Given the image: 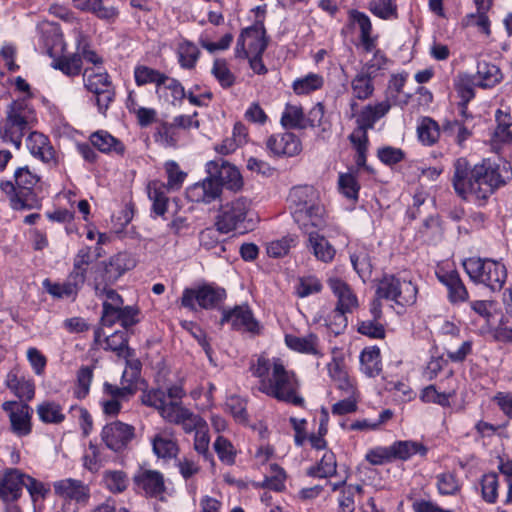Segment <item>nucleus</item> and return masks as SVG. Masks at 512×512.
Listing matches in <instances>:
<instances>
[{
	"mask_svg": "<svg viewBox=\"0 0 512 512\" xmlns=\"http://www.w3.org/2000/svg\"><path fill=\"white\" fill-rule=\"evenodd\" d=\"M52 66L67 76H75L81 72L82 60L79 54L63 56L53 61Z\"/></svg>",
	"mask_w": 512,
	"mask_h": 512,
	"instance_id": "obj_52",
	"label": "nucleus"
},
{
	"mask_svg": "<svg viewBox=\"0 0 512 512\" xmlns=\"http://www.w3.org/2000/svg\"><path fill=\"white\" fill-rule=\"evenodd\" d=\"M267 149L275 156L293 157L302 151L300 139L291 132L277 133L268 137Z\"/></svg>",
	"mask_w": 512,
	"mask_h": 512,
	"instance_id": "obj_14",
	"label": "nucleus"
},
{
	"mask_svg": "<svg viewBox=\"0 0 512 512\" xmlns=\"http://www.w3.org/2000/svg\"><path fill=\"white\" fill-rule=\"evenodd\" d=\"M289 202L293 211L321 205L318 191L309 185L292 188L289 193Z\"/></svg>",
	"mask_w": 512,
	"mask_h": 512,
	"instance_id": "obj_24",
	"label": "nucleus"
},
{
	"mask_svg": "<svg viewBox=\"0 0 512 512\" xmlns=\"http://www.w3.org/2000/svg\"><path fill=\"white\" fill-rule=\"evenodd\" d=\"M417 287L408 280L394 275H385L377 285L376 296L395 302L400 306H410L416 302Z\"/></svg>",
	"mask_w": 512,
	"mask_h": 512,
	"instance_id": "obj_6",
	"label": "nucleus"
},
{
	"mask_svg": "<svg viewBox=\"0 0 512 512\" xmlns=\"http://www.w3.org/2000/svg\"><path fill=\"white\" fill-rule=\"evenodd\" d=\"M208 167L209 173H212V171L216 172L217 175L213 177L219 181L221 187L226 186L231 190H238L241 188L243 184L242 177L235 166L223 161L220 166L216 162H210Z\"/></svg>",
	"mask_w": 512,
	"mask_h": 512,
	"instance_id": "obj_26",
	"label": "nucleus"
},
{
	"mask_svg": "<svg viewBox=\"0 0 512 512\" xmlns=\"http://www.w3.org/2000/svg\"><path fill=\"white\" fill-rule=\"evenodd\" d=\"M323 84L324 79L321 75L309 73L305 77L294 81L293 90L298 95H304L320 89Z\"/></svg>",
	"mask_w": 512,
	"mask_h": 512,
	"instance_id": "obj_50",
	"label": "nucleus"
},
{
	"mask_svg": "<svg viewBox=\"0 0 512 512\" xmlns=\"http://www.w3.org/2000/svg\"><path fill=\"white\" fill-rule=\"evenodd\" d=\"M26 475L15 468L6 470L0 483V497L5 501L17 500L25 487Z\"/></svg>",
	"mask_w": 512,
	"mask_h": 512,
	"instance_id": "obj_19",
	"label": "nucleus"
},
{
	"mask_svg": "<svg viewBox=\"0 0 512 512\" xmlns=\"http://www.w3.org/2000/svg\"><path fill=\"white\" fill-rule=\"evenodd\" d=\"M463 267L473 282L483 284L491 291L501 290L507 279L505 265L490 258H468Z\"/></svg>",
	"mask_w": 512,
	"mask_h": 512,
	"instance_id": "obj_5",
	"label": "nucleus"
},
{
	"mask_svg": "<svg viewBox=\"0 0 512 512\" xmlns=\"http://www.w3.org/2000/svg\"><path fill=\"white\" fill-rule=\"evenodd\" d=\"M360 370L368 377H376L381 373L382 364L378 347H367L361 352Z\"/></svg>",
	"mask_w": 512,
	"mask_h": 512,
	"instance_id": "obj_36",
	"label": "nucleus"
},
{
	"mask_svg": "<svg viewBox=\"0 0 512 512\" xmlns=\"http://www.w3.org/2000/svg\"><path fill=\"white\" fill-rule=\"evenodd\" d=\"M34 120L33 109L24 99L11 102L6 111V117L0 122V138L19 148L23 136L30 130Z\"/></svg>",
	"mask_w": 512,
	"mask_h": 512,
	"instance_id": "obj_3",
	"label": "nucleus"
},
{
	"mask_svg": "<svg viewBox=\"0 0 512 512\" xmlns=\"http://www.w3.org/2000/svg\"><path fill=\"white\" fill-rule=\"evenodd\" d=\"M83 80L86 89L96 96L98 110L104 115L115 96L109 75L101 67L86 68Z\"/></svg>",
	"mask_w": 512,
	"mask_h": 512,
	"instance_id": "obj_7",
	"label": "nucleus"
},
{
	"mask_svg": "<svg viewBox=\"0 0 512 512\" xmlns=\"http://www.w3.org/2000/svg\"><path fill=\"white\" fill-rule=\"evenodd\" d=\"M14 177L19 192L14 195L15 197L11 198L12 205L15 209L24 208L26 205L21 200L20 194H23L24 191L30 192L38 183L39 177L32 173L27 167L18 168L15 171Z\"/></svg>",
	"mask_w": 512,
	"mask_h": 512,
	"instance_id": "obj_29",
	"label": "nucleus"
},
{
	"mask_svg": "<svg viewBox=\"0 0 512 512\" xmlns=\"http://www.w3.org/2000/svg\"><path fill=\"white\" fill-rule=\"evenodd\" d=\"M478 85L482 88H491L499 83L502 79L500 69L488 62H479L477 66Z\"/></svg>",
	"mask_w": 512,
	"mask_h": 512,
	"instance_id": "obj_38",
	"label": "nucleus"
},
{
	"mask_svg": "<svg viewBox=\"0 0 512 512\" xmlns=\"http://www.w3.org/2000/svg\"><path fill=\"white\" fill-rule=\"evenodd\" d=\"M327 368L330 377L337 383L338 389L342 390L346 395H351L357 391L341 360L333 358L332 361L328 363Z\"/></svg>",
	"mask_w": 512,
	"mask_h": 512,
	"instance_id": "obj_33",
	"label": "nucleus"
},
{
	"mask_svg": "<svg viewBox=\"0 0 512 512\" xmlns=\"http://www.w3.org/2000/svg\"><path fill=\"white\" fill-rule=\"evenodd\" d=\"M292 215L299 228L308 235L325 225V209L322 204L292 211Z\"/></svg>",
	"mask_w": 512,
	"mask_h": 512,
	"instance_id": "obj_18",
	"label": "nucleus"
},
{
	"mask_svg": "<svg viewBox=\"0 0 512 512\" xmlns=\"http://www.w3.org/2000/svg\"><path fill=\"white\" fill-rule=\"evenodd\" d=\"M309 242L315 257L323 262H330L335 256V249L323 236L317 232L309 234Z\"/></svg>",
	"mask_w": 512,
	"mask_h": 512,
	"instance_id": "obj_44",
	"label": "nucleus"
},
{
	"mask_svg": "<svg viewBox=\"0 0 512 512\" xmlns=\"http://www.w3.org/2000/svg\"><path fill=\"white\" fill-rule=\"evenodd\" d=\"M156 93L165 96L173 105L179 104L186 97L182 84L175 78L165 74L164 79Z\"/></svg>",
	"mask_w": 512,
	"mask_h": 512,
	"instance_id": "obj_39",
	"label": "nucleus"
},
{
	"mask_svg": "<svg viewBox=\"0 0 512 512\" xmlns=\"http://www.w3.org/2000/svg\"><path fill=\"white\" fill-rule=\"evenodd\" d=\"M72 3L76 9L90 12L102 20L113 21L118 16L117 9L105 6L103 0H72Z\"/></svg>",
	"mask_w": 512,
	"mask_h": 512,
	"instance_id": "obj_30",
	"label": "nucleus"
},
{
	"mask_svg": "<svg viewBox=\"0 0 512 512\" xmlns=\"http://www.w3.org/2000/svg\"><path fill=\"white\" fill-rule=\"evenodd\" d=\"M437 489L441 495H456L460 489L461 484L456 474L453 472H444L436 476Z\"/></svg>",
	"mask_w": 512,
	"mask_h": 512,
	"instance_id": "obj_53",
	"label": "nucleus"
},
{
	"mask_svg": "<svg viewBox=\"0 0 512 512\" xmlns=\"http://www.w3.org/2000/svg\"><path fill=\"white\" fill-rule=\"evenodd\" d=\"M106 348L117 353L118 356L128 357L130 351L128 348V338L124 331H116L106 337Z\"/></svg>",
	"mask_w": 512,
	"mask_h": 512,
	"instance_id": "obj_56",
	"label": "nucleus"
},
{
	"mask_svg": "<svg viewBox=\"0 0 512 512\" xmlns=\"http://www.w3.org/2000/svg\"><path fill=\"white\" fill-rule=\"evenodd\" d=\"M504 183L499 166L489 161L473 167L465 158L454 162L452 184L455 192L464 200L485 201Z\"/></svg>",
	"mask_w": 512,
	"mask_h": 512,
	"instance_id": "obj_2",
	"label": "nucleus"
},
{
	"mask_svg": "<svg viewBox=\"0 0 512 512\" xmlns=\"http://www.w3.org/2000/svg\"><path fill=\"white\" fill-rule=\"evenodd\" d=\"M92 261L91 248L88 246L79 249L73 259V269L71 273L77 274L84 280H86L87 267Z\"/></svg>",
	"mask_w": 512,
	"mask_h": 512,
	"instance_id": "obj_60",
	"label": "nucleus"
},
{
	"mask_svg": "<svg viewBox=\"0 0 512 512\" xmlns=\"http://www.w3.org/2000/svg\"><path fill=\"white\" fill-rule=\"evenodd\" d=\"M221 321L222 323H231L232 327L237 330L251 333L259 331V324L248 306H237L233 310L224 312Z\"/></svg>",
	"mask_w": 512,
	"mask_h": 512,
	"instance_id": "obj_20",
	"label": "nucleus"
},
{
	"mask_svg": "<svg viewBox=\"0 0 512 512\" xmlns=\"http://www.w3.org/2000/svg\"><path fill=\"white\" fill-rule=\"evenodd\" d=\"M54 494L65 502L86 505L90 499V487L83 481L65 478L53 483Z\"/></svg>",
	"mask_w": 512,
	"mask_h": 512,
	"instance_id": "obj_11",
	"label": "nucleus"
},
{
	"mask_svg": "<svg viewBox=\"0 0 512 512\" xmlns=\"http://www.w3.org/2000/svg\"><path fill=\"white\" fill-rule=\"evenodd\" d=\"M442 132L445 136L453 138L458 145H462L471 136L465 122L456 119L444 121Z\"/></svg>",
	"mask_w": 512,
	"mask_h": 512,
	"instance_id": "obj_48",
	"label": "nucleus"
},
{
	"mask_svg": "<svg viewBox=\"0 0 512 512\" xmlns=\"http://www.w3.org/2000/svg\"><path fill=\"white\" fill-rule=\"evenodd\" d=\"M338 185L341 193L351 200L358 199L360 185L355 175L351 173H343L339 175Z\"/></svg>",
	"mask_w": 512,
	"mask_h": 512,
	"instance_id": "obj_59",
	"label": "nucleus"
},
{
	"mask_svg": "<svg viewBox=\"0 0 512 512\" xmlns=\"http://www.w3.org/2000/svg\"><path fill=\"white\" fill-rule=\"evenodd\" d=\"M213 447L221 462L227 465H233L235 463L237 452L228 439L223 436H218Z\"/></svg>",
	"mask_w": 512,
	"mask_h": 512,
	"instance_id": "obj_55",
	"label": "nucleus"
},
{
	"mask_svg": "<svg viewBox=\"0 0 512 512\" xmlns=\"http://www.w3.org/2000/svg\"><path fill=\"white\" fill-rule=\"evenodd\" d=\"M250 202L244 197L236 198L223 205L217 215L215 226L223 233H229L234 230H246L244 225Z\"/></svg>",
	"mask_w": 512,
	"mask_h": 512,
	"instance_id": "obj_8",
	"label": "nucleus"
},
{
	"mask_svg": "<svg viewBox=\"0 0 512 512\" xmlns=\"http://www.w3.org/2000/svg\"><path fill=\"white\" fill-rule=\"evenodd\" d=\"M90 140L93 146L101 152H116L117 154H122L124 152L123 144L106 131H97L93 133Z\"/></svg>",
	"mask_w": 512,
	"mask_h": 512,
	"instance_id": "obj_40",
	"label": "nucleus"
},
{
	"mask_svg": "<svg viewBox=\"0 0 512 512\" xmlns=\"http://www.w3.org/2000/svg\"><path fill=\"white\" fill-rule=\"evenodd\" d=\"M199 53V49L192 42H182L178 48L180 65L186 69L193 68L197 62Z\"/></svg>",
	"mask_w": 512,
	"mask_h": 512,
	"instance_id": "obj_57",
	"label": "nucleus"
},
{
	"mask_svg": "<svg viewBox=\"0 0 512 512\" xmlns=\"http://www.w3.org/2000/svg\"><path fill=\"white\" fill-rule=\"evenodd\" d=\"M328 285L337 297V304L334 310L351 313L358 306L357 297L346 282L339 278H330Z\"/></svg>",
	"mask_w": 512,
	"mask_h": 512,
	"instance_id": "obj_22",
	"label": "nucleus"
},
{
	"mask_svg": "<svg viewBox=\"0 0 512 512\" xmlns=\"http://www.w3.org/2000/svg\"><path fill=\"white\" fill-rule=\"evenodd\" d=\"M2 409L8 413L12 432L18 437H24L31 433L32 409L26 403L6 401Z\"/></svg>",
	"mask_w": 512,
	"mask_h": 512,
	"instance_id": "obj_10",
	"label": "nucleus"
},
{
	"mask_svg": "<svg viewBox=\"0 0 512 512\" xmlns=\"http://www.w3.org/2000/svg\"><path fill=\"white\" fill-rule=\"evenodd\" d=\"M5 384L19 399L30 401L35 395L33 380L19 376L17 370H11L7 374Z\"/></svg>",
	"mask_w": 512,
	"mask_h": 512,
	"instance_id": "obj_27",
	"label": "nucleus"
},
{
	"mask_svg": "<svg viewBox=\"0 0 512 512\" xmlns=\"http://www.w3.org/2000/svg\"><path fill=\"white\" fill-rule=\"evenodd\" d=\"M144 405L155 408L165 420L166 413L172 412L176 404L168 403L166 392L162 389L144 391L141 396Z\"/></svg>",
	"mask_w": 512,
	"mask_h": 512,
	"instance_id": "obj_35",
	"label": "nucleus"
},
{
	"mask_svg": "<svg viewBox=\"0 0 512 512\" xmlns=\"http://www.w3.org/2000/svg\"><path fill=\"white\" fill-rule=\"evenodd\" d=\"M153 137L155 142L163 147H175L178 143V135L172 123H160Z\"/></svg>",
	"mask_w": 512,
	"mask_h": 512,
	"instance_id": "obj_51",
	"label": "nucleus"
},
{
	"mask_svg": "<svg viewBox=\"0 0 512 512\" xmlns=\"http://www.w3.org/2000/svg\"><path fill=\"white\" fill-rule=\"evenodd\" d=\"M498 476L495 472L484 474L481 479L482 498L487 503H495L498 498Z\"/></svg>",
	"mask_w": 512,
	"mask_h": 512,
	"instance_id": "obj_54",
	"label": "nucleus"
},
{
	"mask_svg": "<svg viewBox=\"0 0 512 512\" xmlns=\"http://www.w3.org/2000/svg\"><path fill=\"white\" fill-rule=\"evenodd\" d=\"M169 188L160 180H153L147 185L148 197L152 201L153 211L157 215H164L167 211Z\"/></svg>",
	"mask_w": 512,
	"mask_h": 512,
	"instance_id": "obj_34",
	"label": "nucleus"
},
{
	"mask_svg": "<svg viewBox=\"0 0 512 512\" xmlns=\"http://www.w3.org/2000/svg\"><path fill=\"white\" fill-rule=\"evenodd\" d=\"M281 124L285 128L305 129L307 121L303 108L299 105L287 104L281 117Z\"/></svg>",
	"mask_w": 512,
	"mask_h": 512,
	"instance_id": "obj_42",
	"label": "nucleus"
},
{
	"mask_svg": "<svg viewBox=\"0 0 512 512\" xmlns=\"http://www.w3.org/2000/svg\"><path fill=\"white\" fill-rule=\"evenodd\" d=\"M93 378V367L82 366L77 373V387L75 395L77 398H85L90 390V385Z\"/></svg>",
	"mask_w": 512,
	"mask_h": 512,
	"instance_id": "obj_61",
	"label": "nucleus"
},
{
	"mask_svg": "<svg viewBox=\"0 0 512 512\" xmlns=\"http://www.w3.org/2000/svg\"><path fill=\"white\" fill-rule=\"evenodd\" d=\"M165 171L168 178L166 186L171 190L180 189L186 178V173L180 170L179 165L175 161L166 162Z\"/></svg>",
	"mask_w": 512,
	"mask_h": 512,
	"instance_id": "obj_62",
	"label": "nucleus"
},
{
	"mask_svg": "<svg viewBox=\"0 0 512 512\" xmlns=\"http://www.w3.org/2000/svg\"><path fill=\"white\" fill-rule=\"evenodd\" d=\"M252 374L259 378L258 390L280 402L304 407L305 400L300 394V381L296 374L287 370L278 358L259 356L251 363Z\"/></svg>",
	"mask_w": 512,
	"mask_h": 512,
	"instance_id": "obj_1",
	"label": "nucleus"
},
{
	"mask_svg": "<svg viewBox=\"0 0 512 512\" xmlns=\"http://www.w3.org/2000/svg\"><path fill=\"white\" fill-rule=\"evenodd\" d=\"M212 74L223 88H229L235 83V76L223 59L214 61Z\"/></svg>",
	"mask_w": 512,
	"mask_h": 512,
	"instance_id": "obj_58",
	"label": "nucleus"
},
{
	"mask_svg": "<svg viewBox=\"0 0 512 512\" xmlns=\"http://www.w3.org/2000/svg\"><path fill=\"white\" fill-rule=\"evenodd\" d=\"M37 414L43 423L60 424L65 420V414L60 404L45 401L37 406Z\"/></svg>",
	"mask_w": 512,
	"mask_h": 512,
	"instance_id": "obj_43",
	"label": "nucleus"
},
{
	"mask_svg": "<svg viewBox=\"0 0 512 512\" xmlns=\"http://www.w3.org/2000/svg\"><path fill=\"white\" fill-rule=\"evenodd\" d=\"M102 482L104 487L114 494L124 492L129 486L128 475L122 470H105Z\"/></svg>",
	"mask_w": 512,
	"mask_h": 512,
	"instance_id": "obj_41",
	"label": "nucleus"
},
{
	"mask_svg": "<svg viewBox=\"0 0 512 512\" xmlns=\"http://www.w3.org/2000/svg\"><path fill=\"white\" fill-rule=\"evenodd\" d=\"M390 448L392 459L407 460L417 453L422 455L426 453V448L423 445L413 441H398Z\"/></svg>",
	"mask_w": 512,
	"mask_h": 512,
	"instance_id": "obj_47",
	"label": "nucleus"
},
{
	"mask_svg": "<svg viewBox=\"0 0 512 512\" xmlns=\"http://www.w3.org/2000/svg\"><path fill=\"white\" fill-rule=\"evenodd\" d=\"M134 431L133 426L120 421H114L103 427L101 439L108 449L120 452L134 438Z\"/></svg>",
	"mask_w": 512,
	"mask_h": 512,
	"instance_id": "obj_12",
	"label": "nucleus"
},
{
	"mask_svg": "<svg viewBox=\"0 0 512 512\" xmlns=\"http://www.w3.org/2000/svg\"><path fill=\"white\" fill-rule=\"evenodd\" d=\"M165 421L180 425L187 434L195 433L207 424L200 415L195 414L184 406L177 405L172 412L166 413Z\"/></svg>",
	"mask_w": 512,
	"mask_h": 512,
	"instance_id": "obj_16",
	"label": "nucleus"
},
{
	"mask_svg": "<svg viewBox=\"0 0 512 512\" xmlns=\"http://www.w3.org/2000/svg\"><path fill=\"white\" fill-rule=\"evenodd\" d=\"M134 482L151 497H158L165 491L164 477L159 471L142 470L135 475Z\"/></svg>",
	"mask_w": 512,
	"mask_h": 512,
	"instance_id": "obj_25",
	"label": "nucleus"
},
{
	"mask_svg": "<svg viewBox=\"0 0 512 512\" xmlns=\"http://www.w3.org/2000/svg\"><path fill=\"white\" fill-rule=\"evenodd\" d=\"M286 345L299 353L320 355L318 350V337L314 333H309L305 336H297L293 334H287L285 336Z\"/></svg>",
	"mask_w": 512,
	"mask_h": 512,
	"instance_id": "obj_32",
	"label": "nucleus"
},
{
	"mask_svg": "<svg viewBox=\"0 0 512 512\" xmlns=\"http://www.w3.org/2000/svg\"><path fill=\"white\" fill-rule=\"evenodd\" d=\"M295 289L297 296L304 298L319 293L322 290V284L314 276L301 277Z\"/></svg>",
	"mask_w": 512,
	"mask_h": 512,
	"instance_id": "obj_63",
	"label": "nucleus"
},
{
	"mask_svg": "<svg viewBox=\"0 0 512 512\" xmlns=\"http://www.w3.org/2000/svg\"><path fill=\"white\" fill-rule=\"evenodd\" d=\"M373 76L361 70L351 82L352 93L359 100H366L372 96L374 85Z\"/></svg>",
	"mask_w": 512,
	"mask_h": 512,
	"instance_id": "obj_45",
	"label": "nucleus"
},
{
	"mask_svg": "<svg viewBox=\"0 0 512 512\" xmlns=\"http://www.w3.org/2000/svg\"><path fill=\"white\" fill-rule=\"evenodd\" d=\"M390 108V101L385 100L375 105L366 106L359 114L357 119L358 128L349 135V140L356 150L355 162L357 166L362 167L366 163L367 130L372 129L374 124L389 112Z\"/></svg>",
	"mask_w": 512,
	"mask_h": 512,
	"instance_id": "obj_4",
	"label": "nucleus"
},
{
	"mask_svg": "<svg viewBox=\"0 0 512 512\" xmlns=\"http://www.w3.org/2000/svg\"><path fill=\"white\" fill-rule=\"evenodd\" d=\"M337 472L336 457L333 452H326L318 465L308 470V475L319 478H327L335 475Z\"/></svg>",
	"mask_w": 512,
	"mask_h": 512,
	"instance_id": "obj_49",
	"label": "nucleus"
},
{
	"mask_svg": "<svg viewBox=\"0 0 512 512\" xmlns=\"http://www.w3.org/2000/svg\"><path fill=\"white\" fill-rule=\"evenodd\" d=\"M439 124L430 117H423L417 126L419 141L425 146L434 145L440 137Z\"/></svg>",
	"mask_w": 512,
	"mask_h": 512,
	"instance_id": "obj_37",
	"label": "nucleus"
},
{
	"mask_svg": "<svg viewBox=\"0 0 512 512\" xmlns=\"http://www.w3.org/2000/svg\"><path fill=\"white\" fill-rule=\"evenodd\" d=\"M437 278L447 288L448 299L452 304H458L468 300V291L458 272H439L437 273Z\"/></svg>",
	"mask_w": 512,
	"mask_h": 512,
	"instance_id": "obj_23",
	"label": "nucleus"
},
{
	"mask_svg": "<svg viewBox=\"0 0 512 512\" xmlns=\"http://www.w3.org/2000/svg\"><path fill=\"white\" fill-rule=\"evenodd\" d=\"M102 281L95 283V290H100V285L113 284L117 281L126 271L135 266L134 259L128 253H118L112 256L108 262H103Z\"/></svg>",
	"mask_w": 512,
	"mask_h": 512,
	"instance_id": "obj_13",
	"label": "nucleus"
},
{
	"mask_svg": "<svg viewBox=\"0 0 512 512\" xmlns=\"http://www.w3.org/2000/svg\"><path fill=\"white\" fill-rule=\"evenodd\" d=\"M271 476H267L262 483V487L269 488L276 492H281L285 489L286 474L284 470L277 464L271 465Z\"/></svg>",
	"mask_w": 512,
	"mask_h": 512,
	"instance_id": "obj_64",
	"label": "nucleus"
},
{
	"mask_svg": "<svg viewBox=\"0 0 512 512\" xmlns=\"http://www.w3.org/2000/svg\"><path fill=\"white\" fill-rule=\"evenodd\" d=\"M224 290L203 285L197 288H186L183 291L181 304L190 310H196V303L203 309L214 308L224 297Z\"/></svg>",
	"mask_w": 512,
	"mask_h": 512,
	"instance_id": "obj_9",
	"label": "nucleus"
},
{
	"mask_svg": "<svg viewBox=\"0 0 512 512\" xmlns=\"http://www.w3.org/2000/svg\"><path fill=\"white\" fill-rule=\"evenodd\" d=\"M265 27L263 23L256 22L250 27L241 31V35L246 40L247 47L251 55H262L267 47V39L265 37Z\"/></svg>",
	"mask_w": 512,
	"mask_h": 512,
	"instance_id": "obj_28",
	"label": "nucleus"
},
{
	"mask_svg": "<svg viewBox=\"0 0 512 512\" xmlns=\"http://www.w3.org/2000/svg\"><path fill=\"white\" fill-rule=\"evenodd\" d=\"M153 452L158 458L170 460L179 453V445L171 429H163L152 438Z\"/></svg>",
	"mask_w": 512,
	"mask_h": 512,
	"instance_id": "obj_21",
	"label": "nucleus"
},
{
	"mask_svg": "<svg viewBox=\"0 0 512 512\" xmlns=\"http://www.w3.org/2000/svg\"><path fill=\"white\" fill-rule=\"evenodd\" d=\"M165 74L145 65H138L134 69V78L138 86H144L147 84H154L156 91H159V87L164 79Z\"/></svg>",
	"mask_w": 512,
	"mask_h": 512,
	"instance_id": "obj_46",
	"label": "nucleus"
},
{
	"mask_svg": "<svg viewBox=\"0 0 512 512\" xmlns=\"http://www.w3.org/2000/svg\"><path fill=\"white\" fill-rule=\"evenodd\" d=\"M221 192L222 188L219 181L213 176H210L188 187L186 196L191 202L209 204L218 199Z\"/></svg>",
	"mask_w": 512,
	"mask_h": 512,
	"instance_id": "obj_15",
	"label": "nucleus"
},
{
	"mask_svg": "<svg viewBox=\"0 0 512 512\" xmlns=\"http://www.w3.org/2000/svg\"><path fill=\"white\" fill-rule=\"evenodd\" d=\"M86 280L77 274L69 273L63 283H52L49 279L43 281V287L54 298L75 299Z\"/></svg>",
	"mask_w": 512,
	"mask_h": 512,
	"instance_id": "obj_17",
	"label": "nucleus"
},
{
	"mask_svg": "<svg viewBox=\"0 0 512 512\" xmlns=\"http://www.w3.org/2000/svg\"><path fill=\"white\" fill-rule=\"evenodd\" d=\"M27 147L30 153L49 163L54 159V149L49 144L48 138L42 133L32 132L27 138Z\"/></svg>",
	"mask_w": 512,
	"mask_h": 512,
	"instance_id": "obj_31",
	"label": "nucleus"
}]
</instances>
